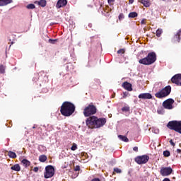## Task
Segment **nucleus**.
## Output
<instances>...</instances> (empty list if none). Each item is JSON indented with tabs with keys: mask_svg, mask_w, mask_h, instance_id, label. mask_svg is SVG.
Instances as JSON below:
<instances>
[{
	"mask_svg": "<svg viewBox=\"0 0 181 181\" xmlns=\"http://www.w3.org/2000/svg\"><path fill=\"white\" fill-rule=\"evenodd\" d=\"M170 145H172V146H175V143L173 142V141L172 139L170 140Z\"/></svg>",
	"mask_w": 181,
	"mask_h": 181,
	"instance_id": "58836bf2",
	"label": "nucleus"
},
{
	"mask_svg": "<svg viewBox=\"0 0 181 181\" xmlns=\"http://www.w3.org/2000/svg\"><path fill=\"white\" fill-rule=\"evenodd\" d=\"M118 138L121 140L123 141V142H129V139H128V138L125 136H122V135H119Z\"/></svg>",
	"mask_w": 181,
	"mask_h": 181,
	"instance_id": "aec40b11",
	"label": "nucleus"
},
{
	"mask_svg": "<svg viewBox=\"0 0 181 181\" xmlns=\"http://www.w3.org/2000/svg\"><path fill=\"white\" fill-rule=\"evenodd\" d=\"M66 5H67V0H58L56 6L59 9L60 8H63V6H66Z\"/></svg>",
	"mask_w": 181,
	"mask_h": 181,
	"instance_id": "ddd939ff",
	"label": "nucleus"
},
{
	"mask_svg": "<svg viewBox=\"0 0 181 181\" xmlns=\"http://www.w3.org/2000/svg\"><path fill=\"white\" fill-rule=\"evenodd\" d=\"M148 160H149V157L147 155L139 156L135 158V162L138 165H145V163H148Z\"/></svg>",
	"mask_w": 181,
	"mask_h": 181,
	"instance_id": "6e6552de",
	"label": "nucleus"
},
{
	"mask_svg": "<svg viewBox=\"0 0 181 181\" xmlns=\"http://www.w3.org/2000/svg\"><path fill=\"white\" fill-rule=\"evenodd\" d=\"M180 36H181V29L178 31L177 35H175L174 37V40L175 42H180Z\"/></svg>",
	"mask_w": 181,
	"mask_h": 181,
	"instance_id": "f3484780",
	"label": "nucleus"
},
{
	"mask_svg": "<svg viewBox=\"0 0 181 181\" xmlns=\"http://www.w3.org/2000/svg\"><path fill=\"white\" fill-rule=\"evenodd\" d=\"M39 160L40 162H46V160H47V157L45 155L40 156Z\"/></svg>",
	"mask_w": 181,
	"mask_h": 181,
	"instance_id": "4be33fe9",
	"label": "nucleus"
},
{
	"mask_svg": "<svg viewBox=\"0 0 181 181\" xmlns=\"http://www.w3.org/2000/svg\"><path fill=\"white\" fill-rule=\"evenodd\" d=\"M172 91V88L170 86H168L162 89L160 92H157L155 95L157 98H163V97H168Z\"/></svg>",
	"mask_w": 181,
	"mask_h": 181,
	"instance_id": "39448f33",
	"label": "nucleus"
},
{
	"mask_svg": "<svg viewBox=\"0 0 181 181\" xmlns=\"http://www.w3.org/2000/svg\"><path fill=\"white\" fill-rule=\"evenodd\" d=\"M129 4H134V0H129Z\"/></svg>",
	"mask_w": 181,
	"mask_h": 181,
	"instance_id": "c03bdc74",
	"label": "nucleus"
},
{
	"mask_svg": "<svg viewBox=\"0 0 181 181\" xmlns=\"http://www.w3.org/2000/svg\"><path fill=\"white\" fill-rule=\"evenodd\" d=\"M133 151H134V152H138V147L137 146L134 147Z\"/></svg>",
	"mask_w": 181,
	"mask_h": 181,
	"instance_id": "ea45409f",
	"label": "nucleus"
},
{
	"mask_svg": "<svg viewBox=\"0 0 181 181\" xmlns=\"http://www.w3.org/2000/svg\"><path fill=\"white\" fill-rule=\"evenodd\" d=\"M86 125L88 128L91 129L94 128H101V127H104L105 124H107V119L105 118H98L95 116L89 117L86 119Z\"/></svg>",
	"mask_w": 181,
	"mask_h": 181,
	"instance_id": "f257e3e1",
	"label": "nucleus"
},
{
	"mask_svg": "<svg viewBox=\"0 0 181 181\" xmlns=\"http://www.w3.org/2000/svg\"><path fill=\"white\" fill-rule=\"evenodd\" d=\"M92 181H100L98 178H94L92 180Z\"/></svg>",
	"mask_w": 181,
	"mask_h": 181,
	"instance_id": "37998d69",
	"label": "nucleus"
},
{
	"mask_svg": "<svg viewBox=\"0 0 181 181\" xmlns=\"http://www.w3.org/2000/svg\"><path fill=\"white\" fill-rule=\"evenodd\" d=\"M97 112V108L93 105H89L83 110V115L85 117H90V115H94Z\"/></svg>",
	"mask_w": 181,
	"mask_h": 181,
	"instance_id": "423d86ee",
	"label": "nucleus"
},
{
	"mask_svg": "<svg viewBox=\"0 0 181 181\" xmlns=\"http://www.w3.org/2000/svg\"><path fill=\"white\" fill-rule=\"evenodd\" d=\"M141 25H145V19L141 20Z\"/></svg>",
	"mask_w": 181,
	"mask_h": 181,
	"instance_id": "a19ab883",
	"label": "nucleus"
},
{
	"mask_svg": "<svg viewBox=\"0 0 181 181\" xmlns=\"http://www.w3.org/2000/svg\"><path fill=\"white\" fill-rule=\"evenodd\" d=\"M109 4H112L115 0H107Z\"/></svg>",
	"mask_w": 181,
	"mask_h": 181,
	"instance_id": "79ce46f5",
	"label": "nucleus"
},
{
	"mask_svg": "<svg viewBox=\"0 0 181 181\" xmlns=\"http://www.w3.org/2000/svg\"><path fill=\"white\" fill-rule=\"evenodd\" d=\"M8 4H12V0H0V6H5Z\"/></svg>",
	"mask_w": 181,
	"mask_h": 181,
	"instance_id": "dca6fc26",
	"label": "nucleus"
},
{
	"mask_svg": "<svg viewBox=\"0 0 181 181\" xmlns=\"http://www.w3.org/2000/svg\"><path fill=\"white\" fill-rule=\"evenodd\" d=\"M172 83H174L175 84H177V86H181V74H178L175 75L171 78Z\"/></svg>",
	"mask_w": 181,
	"mask_h": 181,
	"instance_id": "9b49d317",
	"label": "nucleus"
},
{
	"mask_svg": "<svg viewBox=\"0 0 181 181\" xmlns=\"http://www.w3.org/2000/svg\"><path fill=\"white\" fill-rule=\"evenodd\" d=\"M163 181H170V180L169 178H165Z\"/></svg>",
	"mask_w": 181,
	"mask_h": 181,
	"instance_id": "49530a36",
	"label": "nucleus"
},
{
	"mask_svg": "<svg viewBox=\"0 0 181 181\" xmlns=\"http://www.w3.org/2000/svg\"><path fill=\"white\" fill-rule=\"evenodd\" d=\"M5 69H6L5 66L0 65V73H1V74H4Z\"/></svg>",
	"mask_w": 181,
	"mask_h": 181,
	"instance_id": "bb28decb",
	"label": "nucleus"
},
{
	"mask_svg": "<svg viewBox=\"0 0 181 181\" xmlns=\"http://www.w3.org/2000/svg\"><path fill=\"white\" fill-rule=\"evenodd\" d=\"M26 8L27 9H35V4H30L27 5Z\"/></svg>",
	"mask_w": 181,
	"mask_h": 181,
	"instance_id": "cd10ccee",
	"label": "nucleus"
},
{
	"mask_svg": "<svg viewBox=\"0 0 181 181\" xmlns=\"http://www.w3.org/2000/svg\"><path fill=\"white\" fill-rule=\"evenodd\" d=\"M33 171L34 172H39V168L35 167L34 169H33Z\"/></svg>",
	"mask_w": 181,
	"mask_h": 181,
	"instance_id": "4c0bfd02",
	"label": "nucleus"
},
{
	"mask_svg": "<svg viewBox=\"0 0 181 181\" xmlns=\"http://www.w3.org/2000/svg\"><path fill=\"white\" fill-rule=\"evenodd\" d=\"M177 153H181V150L180 149H177Z\"/></svg>",
	"mask_w": 181,
	"mask_h": 181,
	"instance_id": "a18cd8bd",
	"label": "nucleus"
},
{
	"mask_svg": "<svg viewBox=\"0 0 181 181\" xmlns=\"http://www.w3.org/2000/svg\"><path fill=\"white\" fill-rule=\"evenodd\" d=\"M11 170H15L16 172H19L21 170V166L19 164H15L11 167Z\"/></svg>",
	"mask_w": 181,
	"mask_h": 181,
	"instance_id": "a211bd4d",
	"label": "nucleus"
},
{
	"mask_svg": "<svg viewBox=\"0 0 181 181\" xmlns=\"http://www.w3.org/2000/svg\"><path fill=\"white\" fill-rule=\"evenodd\" d=\"M114 172H115L116 173H122V170H121V169L118 168H114Z\"/></svg>",
	"mask_w": 181,
	"mask_h": 181,
	"instance_id": "2f4dec72",
	"label": "nucleus"
},
{
	"mask_svg": "<svg viewBox=\"0 0 181 181\" xmlns=\"http://www.w3.org/2000/svg\"><path fill=\"white\" fill-rule=\"evenodd\" d=\"M56 42H57V40H52V39L49 40V43H51L52 45H54Z\"/></svg>",
	"mask_w": 181,
	"mask_h": 181,
	"instance_id": "473e14b6",
	"label": "nucleus"
},
{
	"mask_svg": "<svg viewBox=\"0 0 181 181\" xmlns=\"http://www.w3.org/2000/svg\"><path fill=\"white\" fill-rule=\"evenodd\" d=\"M124 18V14H119V19L121 21V19Z\"/></svg>",
	"mask_w": 181,
	"mask_h": 181,
	"instance_id": "e433bc0d",
	"label": "nucleus"
},
{
	"mask_svg": "<svg viewBox=\"0 0 181 181\" xmlns=\"http://www.w3.org/2000/svg\"><path fill=\"white\" fill-rule=\"evenodd\" d=\"M71 149L72 151H76V150H77V144H76L75 143H74V144H72V146L71 147Z\"/></svg>",
	"mask_w": 181,
	"mask_h": 181,
	"instance_id": "7c9ffc66",
	"label": "nucleus"
},
{
	"mask_svg": "<svg viewBox=\"0 0 181 181\" xmlns=\"http://www.w3.org/2000/svg\"><path fill=\"white\" fill-rule=\"evenodd\" d=\"M53 176H54V168L53 165H47L45 168L44 177L45 179H49V177H53Z\"/></svg>",
	"mask_w": 181,
	"mask_h": 181,
	"instance_id": "0eeeda50",
	"label": "nucleus"
},
{
	"mask_svg": "<svg viewBox=\"0 0 181 181\" xmlns=\"http://www.w3.org/2000/svg\"><path fill=\"white\" fill-rule=\"evenodd\" d=\"M172 172H173V170L170 167H163L160 170L161 176H169L172 175Z\"/></svg>",
	"mask_w": 181,
	"mask_h": 181,
	"instance_id": "1a4fd4ad",
	"label": "nucleus"
},
{
	"mask_svg": "<svg viewBox=\"0 0 181 181\" xmlns=\"http://www.w3.org/2000/svg\"><path fill=\"white\" fill-rule=\"evenodd\" d=\"M8 156H9V158H12L13 159H15L16 158V153L13 151H8Z\"/></svg>",
	"mask_w": 181,
	"mask_h": 181,
	"instance_id": "412c9836",
	"label": "nucleus"
},
{
	"mask_svg": "<svg viewBox=\"0 0 181 181\" xmlns=\"http://www.w3.org/2000/svg\"><path fill=\"white\" fill-rule=\"evenodd\" d=\"M157 112L160 115H163V114H165V110L163 109V107H160L158 109Z\"/></svg>",
	"mask_w": 181,
	"mask_h": 181,
	"instance_id": "393cba45",
	"label": "nucleus"
},
{
	"mask_svg": "<svg viewBox=\"0 0 181 181\" xmlns=\"http://www.w3.org/2000/svg\"><path fill=\"white\" fill-rule=\"evenodd\" d=\"M128 94H129L128 92L123 93V98H126L128 96Z\"/></svg>",
	"mask_w": 181,
	"mask_h": 181,
	"instance_id": "f704fd0d",
	"label": "nucleus"
},
{
	"mask_svg": "<svg viewBox=\"0 0 181 181\" xmlns=\"http://www.w3.org/2000/svg\"><path fill=\"white\" fill-rule=\"evenodd\" d=\"M163 32V31L162 30V29H160V28L158 29V30H156V36H157L158 37H160V35H162Z\"/></svg>",
	"mask_w": 181,
	"mask_h": 181,
	"instance_id": "a878e982",
	"label": "nucleus"
},
{
	"mask_svg": "<svg viewBox=\"0 0 181 181\" xmlns=\"http://www.w3.org/2000/svg\"><path fill=\"white\" fill-rule=\"evenodd\" d=\"M129 18H137L138 17V13L136 12H131L128 15Z\"/></svg>",
	"mask_w": 181,
	"mask_h": 181,
	"instance_id": "5701e85b",
	"label": "nucleus"
},
{
	"mask_svg": "<svg viewBox=\"0 0 181 181\" xmlns=\"http://www.w3.org/2000/svg\"><path fill=\"white\" fill-rule=\"evenodd\" d=\"M139 98L141 100H151L152 95H151V93H141L139 95Z\"/></svg>",
	"mask_w": 181,
	"mask_h": 181,
	"instance_id": "f8f14e48",
	"label": "nucleus"
},
{
	"mask_svg": "<svg viewBox=\"0 0 181 181\" xmlns=\"http://www.w3.org/2000/svg\"><path fill=\"white\" fill-rule=\"evenodd\" d=\"M167 127L169 129L175 131V132H178V134H181V121H170L168 123Z\"/></svg>",
	"mask_w": 181,
	"mask_h": 181,
	"instance_id": "20e7f679",
	"label": "nucleus"
},
{
	"mask_svg": "<svg viewBox=\"0 0 181 181\" xmlns=\"http://www.w3.org/2000/svg\"><path fill=\"white\" fill-rule=\"evenodd\" d=\"M74 170H75V172H78V170H80V167L78 165H76L74 168Z\"/></svg>",
	"mask_w": 181,
	"mask_h": 181,
	"instance_id": "c9c22d12",
	"label": "nucleus"
},
{
	"mask_svg": "<svg viewBox=\"0 0 181 181\" xmlns=\"http://www.w3.org/2000/svg\"><path fill=\"white\" fill-rule=\"evenodd\" d=\"M122 87L127 90V91H132V85L128 82L123 83Z\"/></svg>",
	"mask_w": 181,
	"mask_h": 181,
	"instance_id": "4468645a",
	"label": "nucleus"
},
{
	"mask_svg": "<svg viewBox=\"0 0 181 181\" xmlns=\"http://www.w3.org/2000/svg\"><path fill=\"white\" fill-rule=\"evenodd\" d=\"M122 111H124L126 112H128L129 111V107L128 106H124L122 108Z\"/></svg>",
	"mask_w": 181,
	"mask_h": 181,
	"instance_id": "c756f323",
	"label": "nucleus"
},
{
	"mask_svg": "<svg viewBox=\"0 0 181 181\" xmlns=\"http://www.w3.org/2000/svg\"><path fill=\"white\" fill-rule=\"evenodd\" d=\"M173 103H175L173 99H168L163 103V107L165 110H173Z\"/></svg>",
	"mask_w": 181,
	"mask_h": 181,
	"instance_id": "9d476101",
	"label": "nucleus"
},
{
	"mask_svg": "<svg viewBox=\"0 0 181 181\" xmlns=\"http://www.w3.org/2000/svg\"><path fill=\"white\" fill-rule=\"evenodd\" d=\"M21 162L25 167L30 165V162L26 159H23Z\"/></svg>",
	"mask_w": 181,
	"mask_h": 181,
	"instance_id": "b1692460",
	"label": "nucleus"
},
{
	"mask_svg": "<svg viewBox=\"0 0 181 181\" xmlns=\"http://www.w3.org/2000/svg\"><path fill=\"white\" fill-rule=\"evenodd\" d=\"M139 2H141L144 6L146 8H148V6H151V3L149 2V0H139Z\"/></svg>",
	"mask_w": 181,
	"mask_h": 181,
	"instance_id": "2eb2a0df",
	"label": "nucleus"
},
{
	"mask_svg": "<svg viewBox=\"0 0 181 181\" xmlns=\"http://www.w3.org/2000/svg\"><path fill=\"white\" fill-rule=\"evenodd\" d=\"M155 62H156V54L155 52H150L146 57L140 59L139 63L144 66H150V64H153Z\"/></svg>",
	"mask_w": 181,
	"mask_h": 181,
	"instance_id": "7ed1b4c3",
	"label": "nucleus"
},
{
	"mask_svg": "<svg viewBox=\"0 0 181 181\" xmlns=\"http://www.w3.org/2000/svg\"><path fill=\"white\" fill-rule=\"evenodd\" d=\"M40 6L45 8L46 6V0H40L39 1H36Z\"/></svg>",
	"mask_w": 181,
	"mask_h": 181,
	"instance_id": "6ab92c4d",
	"label": "nucleus"
},
{
	"mask_svg": "<svg viewBox=\"0 0 181 181\" xmlns=\"http://www.w3.org/2000/svg\"><path fill=\"white\" fill-rule=\"evenodd\" d=\"M117 53L118 54H121V53L123 54V53H125V50L124 49H119Z\"/></svg>",
	"mask_w": 181,
	"mask_h": 181,
	"instance_id": "72a5a7b5",
	"label": "nucleus"
},
{
	"mask_svg": "<svg viewBox=\"0 0 181 181\" xmlns=\"http://www.w3.org/2000/svg\"><path fill=\"white\" fill-rule=\"evenodd\" d=\"M163 155L165 158H168V156H170V152L169 151H163Z\"/></svg>",
	"mask_w": 181,
	"mask_h": 181,
	"instance_id": "c85d7f7f",
	"label": "nucleus"
},
{
	"mask_svg": "<svg viewBox=\"0 0 181 181\" xmlns=\"http://www.w3.org/2000/svg\"><path fill=\"white\" fill-rule=\"evenodd\" d=\"M60 111L61 114L64 117H70L76 111V107L70 102H64L61 106Z\"/></svg>",
	"mask_w": 181,
	"mask_h": 181,
	"instance_id": "f03ea898",
	"label": "nucleus"
}]
</instances>
